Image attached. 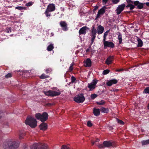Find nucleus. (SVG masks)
I'll use <instances>...</instances> for the list:
<instances>
[{
  "instance_id": "obj_22",
  "label": "nucleus",
  "mask_w": 149,
  "mask_h": 149,
  "mask_svg": "<svg viewBox=\"0 0 149 149\" xmlns=\"http://www.w3.org/2000/svg\"><path fill=\"white\" fill-rule=\"evenodd\" d=\"M118 39L119 40V44H121L122 43V35L120 33V32H118Z\"/></svg>"
},
{
  "instance_id": "obj_52",
  "label": "nucleus",
  "mask_w": 149,
  "mask_h": 149,
  "mask_svg": "<svg viewBox=\"0 0 149 149\" xmlns=\"http://www.w3.org/2000/svg\"><path fill=\"white\" fill-rule=\"evenodd\" d=\"M98 6H96L94 7V8L93 10V12H95L97 9H98Z\"/></svg>"
},
{
  "instance_id": "obj_21",
  "label": "nucleus",
  "mask_w": 149,
  "mask_h": 149,
  "mask_svg": "<svg viewBox=\"0 0 149 149\" xmlns=\"http://www.w3.org/2000/svg\"><path fill=\"white\" fill-rule=\"evenodd\" d=\"M100 109H99L94 108L93 109V113L96 116H98L100 114Z\"/></svg>"
},
{
  "instance_id": "obj_51",
  "label": "nucleus",
  "mask_w": 149,
  "mask_h": 149,
  "mask_svg": "<svg viewBox=\"0 0 149 149\" xmlns=\"http://www.w3.org/2000/svg\"><path fill=\"white\" fill-rule=\"evenodd\" d=\"M108 0H102V3L104 5L107 2Z\"/></svg>"
},
{
  "instance_id": "obj_60",
  "label": "nucleus",
  "mask_w": 149,
  "mask_h": 149,
  "mask_svg": "<svg viewBox=\"0 0 149 149\" xmlns=\"http://www.w3.org/2000/svg\"><path fill=\"white\" fill-rule=\"evenodd\" d=\"M148 109H149V103L148 104Z\"/></svg>"
},
{
  "instance_id": "obj_50",
  "label": "nucleus",
  "mask_w": 149,
  "mask_h": 149,
  "mask_svg": "<svg viewBox=\"0 0 149 149\" xmlns=\"http://www.w3.org/2000/svg\"><path fill=\"white\" fill-rule=\"evenodd\" d=\"M99 148H102L104 147V145L103 144H100L98 145Z\"/></svg>"
},
{
  "instance_id": "obj_10",
  "label": "nucleus",
  "mask_w": 149,
  "mask_h": 149,
  "mask_svg": "<svg viewBox=\"0 0 149 149\" xmlns=\"http://www.w3.org/2000/svg\"><path fill=\"white\" fill-rule=\"evenodd\" d=\"M134 4L136 6V9H141L143 8L144 5L145 4V3H142L138 1H134Z\"/></svg>"
},
{
  "instance_id": "obj_56",
  "label": "nucleus",
  "mask_w": 149,
  "mask_h": 149,
  "mask_svg": "<svg viewBox=\"0 0 149 149\" xmlns=\"http://www.w3.org/2000/svg\"><path fill=\"white\" fill-rule=\"evenodd\" d=\"M145 4H146V6H149V2H146V3H145Z\"/></svg>"
},
{
  "instance_id": "obj_16",
  "label": "nucleus",
  "mask_w": 149,
  "mask_h": 149,
  "mask_svg": "<svg viewBox=\"0 0 149 149\" xmlns=\"http://www.w3.org/2000/svg\"><path fill=\"white\" fill-rule=\"evenodd\" d=\"M91 36L92 38L91 39V45H92L94 41V40L96 38L97 31H91Z\"/></svg>"
},
{
  "instance_id": "obj_46",
  "label": "nucleus",
  "mask_w": 149,
  "mask_h": 149,
  "mask_svg": "<svg viewBox=\"0 0 149 149\" xmlns=\"http://www.w3.org/2000/svg\"><path fill=\"white\" fill-rule=\"evenodd\" d=\"M106 84L107 85L109 86H111V85H113V84L112 83V82L111 81V80L108 81L107 82Z\"/></svg>"
},
{
  "instance_id": "obj_4",
  "label": "nucleus",
  "mask_w": 149,
  "mask_h": 149,
  "mask_svg": "<svg viewBox=\"0 0 149 149\" xmlns=\"http://www.w3.org/2000/svg\"><path fill=\"white\" fill-rule=\"evenodd\" d=\"M74 100L76 102L81 103L83 102L85 100L84 95L82 93L76 95L74 98Z\"/></svg>"
},
{
  "instance_id": "obj_61",
  "label": "nucleus",
  "mask_w": 149,
  "mask_h": 149,
  "mask_svg": "<svg viewBox=\"0 0 149 149\" xmlns=\"http://www.w3.org/2000/svg\"><path fill=\"white\" fill-rule=\"evenodd\" d=\"M131 11H128V12H127L128 13H131Z\"/></svg>"
},
{
  "instance_id": "obj_18",
  "label": "nucleus",
  "mask_w": 149,
  "mask_h": 149,
  "mask_svg": "<svg viewBox=\"0 0 149 149\" xmlns=\"http://www.w3.org/2000/svg\"><path fill=\"white\" fill-rule=\"evenodd\" d=\"M40 130H45L47 128V124L44 122H42L39 126Z\"/></svg>"
},
{
  "instance_id": "obj_8",
  "label": "nucleus",
  "mask_w": 149,
  "mask_h": 149,
  "mask_svg": "<svg viewBox=\"0 0 149 149\" xmlns=\"http://www.w3.org/2000/svg\"><path fill=\"white\" fill-rule=\"evenodd\" d=\"M125 5V4H122L121 5H119L116 9V13L117 15L120 14L121 12L124 10Z\"/></svg>"
},
{
  "instance_id": "obj_41",
  "label": "nucleus",
  "mask_w": 149,
  "mask_h": 149,
  "mask_svg": "<svg viewBox=\"0 0 149 149\" xmlns=\"http://www.w3.org/2000/svg\"><path fill=\"white\" fill-rule=\"evenodd\" d=\"M111 81L113 84H116L118 82L117 80L116 79H111Z\"/></svg>"
},
{
  "instance_id": "obj_62",
  "label": "nucleus",
  "mask_w": 149,
  "mask_h": 149,
  "mask_svg": "<svg viewBox=\"0 0 149 149\" xmlns=\"http://www.w3.org/2000/svg\"><path fill=\"white\" fill-rule=\"evenodd\" d=\"M51 34H52V36H53V34H52V33H51Z\"/></svg>"
},
{
  "instance_id": "obj_31",
  "label": "nucleus",
  "mask_w": 149,
  "mask_h": 149,
  "mask_svg": "<svg viewBox=\"0 0 149 149\" xmlns=\"http://www.w3.org/2000/svg\"><path fill=\"white\" fill-rule=\"evenodd\" d=\"M49 77V76L44 74H42L40 77L41 79H44Z\"/></svg>"
},
{
  "instance_id": "obj_39",
  "label": "nucleus",
  "mask_w": 149,
  "mask_h": 149,
  "mask_svg": "<svg viewBox=\"0 0 149 149\" xmlns=\"http://www.w3.org/2000/svg\"><path fill=\"white\" fill-rule=\"evenodd\" d=\"M118 123L120 125H124V123L122 120H119L118 119H117Z\"/></svg>"
},
{
  "instance_id": "obj_35",
  "label": "nucleus",
  "mask_w": 149,
  "mask_h": 149,
  "mask_svg": "<svg viewBox=\"0 0 149 149\" xmlns=\"http://www.w3.org/2000/svg\"><path fill=\"white\" fill-rule=\"evenodd\" d=\"M110 72V70L108 69H106L104 70L103 72V75H106L108 74Z\"/></svg>"
},
{
  "instance_id": "obj_17",
  "label": "nucleus",
  "mask_w": 149,
  "mask_h": 149,
  "mask_svg": "<svg viewBox=\"0 0 149 149\" xmlns=\"http://www.w3.org/2000/svg\"><path fill=\"white\" fill-rule=\"evenodd\" d=\"M113 58L114 56H109L106 61V64L108 65L111 64L113 61Z\"/></svg>"
},
{
  "instance_id": "obj_12",
  "label": "nucleus",
  "mask_w": 149,
  "mask_h": 149,
  "mask_svg": "<svg viewBox=\"0 0 149 149\" xmlns=\"http://www.w3.org/2000/svg\"><path fill=\"white\" fill-rule=\"evenodd\" d=\"M103 41L104 47H109L113 48L114 47V44L112 42H109L106 40L105 41Z\"/></svg>"
},
{
  "instance_id": "obj_40",
  "label": "nucleus",
  "mask_w": 149,
  "mask_h": 149,
  "mask_svg": "<svg viewBox=\"0 0 149 149\" xmlns=\"http://www.w3.org/2000/svg\"><path fill=\"white\" fill-rule=\"evenodd\" d=\"M97 96V95L96 94H93L91 95V97L92 99H94Z\"/></svg>"
},
{
  "instance_id": "obj_58",
  "label": "nucleus",
  "mask_w": 149,
  "mask_h": 149,
  "mask_svg": "<svg viewBox=\"0 0 149 149\" xmlns=\"http://www.w3.org/2000/svg\"><path fill=\"white\" fill-rule=\"evenodd\" d=\"M91 143L92 144V145H93L95 144V142L94 141H91Z\"/></svg>"
},
{
  "instance_id": "obj_3",
  "label": "nucleus",
  "mask_w": 149,
  "mask_h": 149,
  "mask_svg": "<svg viewBox=\"0 0 149 149\" xmlns=\"http://www.w3.org/2000/svg\"><path fill=\"white\" fill-rule=\"evenodd\" d=\"M35 116L37 120H40L41 122H44L48 119V115L46 112H44L42 114L38 113L35 114Z\"/></svg>"
},
{
  "instance_id": "obj_29",
  "label": "nucleus",
  "mask_w": 149,
  "mask_h": 149,
  "mask_svg": "<svg viewBox=\"0 0 149 149\" xmlns=\"http://www.w3.org/2000/svg\"><path fill=\"white\" fill-rule=\"evenodd\" d=\"M141 142L142 145H147L149 144V139L142 141Z\"/></svg>"
},
{
  "instance_id": "obj_24",
  "label": "nucleus",
  "mask_w": 149,
  "mask_h": 149,
  "mask_svg": "<svg viewBox=\"0 0 149 149\" xmlns=\"http://www.w3.org/2000/svg\"><path fill=\"white\" fill-rule=\"evenodd\" d=\"M126 2L128 4L126 6V8H129L130 7L131 4H134V1H133L131 0H126Z\"/></svg>"
},
{
  "instance_id": "obj_19",
  "label": "nucleus",
  "mask_w": 149,
  "mask_h": 149,
  "mask_svg": "<svg viewBox=\"0 0 149 149\" xmlns=\"http://www.w3.org/2000/svg\"><path fill=\"white\" fill-rule=\"evenodd\" d=\"M85 66L86 67H91L92 65V62L91 59L89 58H87L86 61H84Z\"/></svg>"
},
{
  "instance_id": "obj_53",
  "label": "nucleus",
  "mask_w": 149,
  "mask_h": 149,
  "mask_svg": "<svg viewBox=\"0 0 149 149\" xmlns=\"http://www.w3.org/2000/svg\"><path fill=\"white\" fill-rule=\"evenodd\" d=\"M91 45H90V46L89 47V48H88V49H86V52H89L90 51V50H91V49H90V48H91Z\"/></svg>"
},
{
  "instance_id": "obj_7",
  "label": "nucleus",
  "mask_w": 149,
  "mask_h": 149,
  "mask_svg": "<svg viewBox=\"0 0 149 149\" xmlns=\"http://www.w3.org/2000/svg\"><path fill=\"white\" fill-rule=\"evenodd\" d=\"M98 80L96 79H93L92 81L88 84V87L89 88L90 91H92L96 87V84Z\"/></svg>"
},
{
  "instance_id": "obj_6",
  "label": "nucleus",
  "mask_w": 149,
  "mask_h": 149,
  "mask_svg": "<svg viewBox=\"0 0 149 149\" xmlns=\"http://www.w3.org/2000/svg\"><path fill=\"white\" fill-rule=\"evenodd\" d=\"M31 149H47L46 146L40 143H35L31 147Z\"/></svg>"
},
{
  "instance_id": "obj_42",
  "label": "nucleus",
  "mask_w": 149,
  "mask_h": 149,
  "mask_svg": "<svg viewBox=\"0 0 149 149\" xmlns=\"http://www.w3.org/2000/svg\"><path fill=\"white\" fill-rule=\"evenodd\" d=\"M71 82L72 83H73L74 82L76 81V78L74 76H72L71 77Z\"/></svg>"
},
{
  "instance_id": "obj_11",
  "label": "nucleus",
  "mask_w": 149,
  "mask_h": 149,
  "mask_svg": "<svg viewBox=\"0 0 149 149\" xmlns=\"http://www.w3.org/2000/svg\"><path fill=\"white\" fill-rule=\"evenodd\" d=\"M60 25L62 30L64 31H67L68 29L67 23L64 21H61L60 22Z\"/></svg>"
},
{
  "instance_id": "obj_59",
  "label": "nucleus",
  "mask_w": 149,
  "mask_h": 149,
  "mask_svg": "<svg viewBox=\"0 0 149 149\" xmlns=\"http://www.w3.org/2000/svg\"><path fill=\"white\" fill-rule=\"evenodd\" d=\"M64 15V14H61V16L60 17H62Z\"/></svg>"
},
{
  "instance_id": "obj_32",
  "label": "nucleus",
  "mask_w": 149,
  "mask_h": 149,
  "mask_svg": "<svg viewBox=\"0 0 149 149\" xmlns=\"http://www.w3.org/2000/svg\"><path fill=\"white\" fill-rule=\"evenodd\" d=\"M105 103V102L103 100H101L100 102H96V104L97 105H101L104 104Z\"/></svg>"
},
{
  "instance_id": "obj_57",
  "label": "nucleus",
  "mask_w": 149,
  "mask_h": 149,
  "mask_svg": "<svg viewBox=\"0 0 149 149\" xmlns=\"http://www.w3.org/2000/svg\"><path fill=\"white\" fill-rule=\"evenodd\" d=\"M99 141V139H96L95 141L94 142H95V143H96V142H98V141Z\"/></svg>"
},
{
  "instance_id": "obj_30",
  "label": "nucleus",
  "mask_w": 149,
  "mask_h": 149,
  "mask_svg": "<svg viewBox=\"0 0 149 149\" xmlns=\"http://www.w3.org/2000/svg\"><path fill=\"white\" fill-rule=\"evenodd\" d=\"M143 93L149 94V87H146L143 92Z\"/></svg>"
},
{
  "instance_id": "obj_5",
  "label": "nucleus",
  "mask_w": 149,
  "mask_h": 149,
  "mask_svg": "<svg viewBox=\"0 0 149 149\" xmlns=\"http://www.w3.org/2000/svg\"><path fill=\"white\" fill-rule=\"evenodd\" d=\"M44 92L46 95L52 97L58 96L61 94V92L60 91H55L52 90H49L47 91H44Z\"/></svg>"
},
{
  "instance_id": "obj_20",
  "label": "nucleus",
  "mask_w": 149,
  "mask_h": 149,
  "mask_svg": "<svg viewBox=\"0 0 149 149\" xmlns=\"http://www.w3.org/2000/svg\"><path fill=\"white\" fill-rule=\"evenodd\" d=\"M104 30V28L101 25H99L97 26V33L99 34H100L102 33Z\"/></svg>"
},
{
  "instance_id": "obj_55",
  "label": "nucleus",
  "mask_w": 149,
  "mask_h": 149,
  "mask_svg": "<svg viewBox=\"0 0 149 149\" xmlns=\"http://www.w3.org/2000/svg\"><path fill=\"white\" fill-rule=\"evenodd\" d=\"M123 69H118L116 70V71L117 72H120L121 71H123Z\"/></svg>"
},
{
  "instance_id": "obj_45",
  "label": "nucleus",
  "mask_w": 149,
  "mask_h": 149,
  "mask_svg": "<svg viewBox=\"0 0 149 149\" xmlns=\"http://www.w3.org/2000/svg\"><path fill=\"white\" fill-rule=\"evenodd\" d=\"M135 6H136L134 4H131L130 7V10H132L134 9L135 8Z\"/></svg>"
},
{
  "instance_id": "obj_36",
  "label": "nucleus",
  "mask_w": 149,
  "mask_h": 149,
  "mask_svg": "<svg viewBox=\"0 0 149 149\" xmlns=\"http://www.w3.org/2000/svg\"><path fill=\"white\" fill-rule=\"evenodd\" d=\"M25 135V134L24 133H20L19 135V139H22Z\"/></svg>"
},
{
  "instance_id": "obj_25",
  "label": "nucleus",
  "mask_w": 149,
  "mask_h": 149,
  "mask_svg": "<svg viewBox=\"0 0 149 149\" xmlns=\"http://www.w3.org/2000/svg\"><path fill=\"white\" fill-rule=\"evenodd\" d=\"M51 11H49V10L46 9L44 13V14H45L46 16L48 18H49L51 16V13H50Z\"/></svg>"
},
{
  "instance_id": "obj_48",
  "label": "nucleus",
  "mask_w": 149,
  "mask_h": 149,
  "mask_svg": "<svg viewBox=\"0 0 149 149\" xmlns=\"http://www.w3.org/2000/svg\"><path fill=\"white\" fill-rule=\"evenodd\" d=\"M52 69L50 68H49L47 69L46 70V73H49L52 71Z\"/></svg>"
},
{
  "instance_id": "obj_9",
  "label": "nucleus",
  "mask_w": 149,
  "mask_h": 149,
  "mask_svg": "<svg viewBox=\"0 0 149 149\" xmlns=\"http://www.w3.org/2000/svg\"><path fill=\"white\" fill-rule=\"evenodd\" d=\"M105 9L106 7H103L98 10L95 20L101 17L100 15H103L105 13Z\"/></svg>"
},
{
  "instance_id": "obj_54",
  "label": "nucleus",
  "mask_w": 149,
  "mask_h": 149,
  "mask_svg": "<svg viewBox=\"0 0 149 149\" xmlns=\"http://www.w3.org/2000/svg\"><path fill=\"white\" fill-rule=\"evenodd\" d=\"M91 31H97L96 29H95V27L94 25L92 26Z\"/></svg>"
},
{
  "instance_id": "obj_34",
  "label": "nucleus",
  "mask_w": 149,
  "mask_h": 149,
  "mask_svg": "<svg viewBox=\"0 0 149 149\" xmlns=\"http://www.w3.org/2000/svg\"><path fill=\"white\" fill-rule=\"evenodd\" d=\"M11 28L10 27H8L6 30V32L7 33H10L11 32Z\"/></svg>"
},
{
  "instance_id": "obj_49",
  "label": "nucleus",
  "mask_w": 149,
  "mask_h": 149,
  "mask_svg": "<svg viewBox=\"0 0 149 149\" xmlns=\"http://www.w3.org/2000/svg\"><path fill=\"white\" fill-rule=\"evenodd\" d=\"M61 149H70L66 145H63L62 146V147Z\"/></svg>"
},
{
  "instance_id": "obj_26",
  "label": "nucleus",
  "mask_w": 149,
  "mask_h": 149,
  "mask_svg": "<svg viewBox=\"0 0 149 149\" xmlns=\"http://www.w3.org/2000/svg\"><path fill=\"white\" fill-rule=\"evenodd\" d=\"M53 45L52 44H51L48 46L47 48V49L49 51H51L53 49Z\"/></svg>"
},
{
  "instance_id": "obj_38",
  "label": "nucleus",
  "mask_w": 149,
  "mask_h": 149,
  "mask_svg": "<svg viewBox=\"0 0 149 149\" xmlns=\"http://www.w3.org/2000/svg\"><path fill=\"white\" fill-rule=\"evenodd\" d=\"M33 3V2L32 1L29 2L27 3H26V6L27 7L30 6H32Z\"/></svg>"
},
{
  "instance_id": "obj_1",
  "label": "nucleus",
  "mask_w": 149,
  "mask_h": 149,
  "mask_svg": "<svg viewBox=\"0 0 149 149\" xmlns=\"http://www.w3.org/2000/svg\"><path fill=\"white\" fill-rule=\"evenodd\" d=\"M19 144L15 141L7 139L3 143V148L5 149H11L16 148L19 147Z\"/></svg>"
},
{
  "instance_id": "obj_13",
  "label": "nucleus",
  "mask_w": 149,
  "mask_h": 149,
  "mask_svg": "<svg viewBox=\"0 0 149 149\" xmlns=\"http://www.w3.org/2000/svg\"><path fill=\"white\" fill-rule=\"evenodd\" d=\"M103 144L104 145V147H109L111 146H115L114 143L109 141H104L103 142Z\"/></svg>"
},
{
  "instance_id": "obj_33",
  "label": "nucleus",
  "mask_w": 149,
  "mask_h": 149,
  "mask_svg": "<svg viewBox=\"0 0 149 149\" xmlns=\"http://www.w3.org/2000/svg\"><path fill=\"white\" fill-rule=\"evenodd\" d=\"M26 7L22 6H17L15 8V9H18L19 10H25L26 9Z\"/></svg>"
},
{
  "instance_id": "obj_2",
  "label": "nucleus",
  "mask_w": 149,
  "mask_h": 149,
  "mask_svg": "<svg viewBox=\"0 0 149 149\" xmlns=\"http://www.w3.org/2000/svg\"><path fill=\"white\" fill-rule=\"evenodd\" d=\"M26 124L29 125L32 128H35L37 126V121L36 120L31 117H28L25 121Z\"/></svg>"
},
{
  "instance_id": "obj_44",
  "label": "nucleus",
  "mask_w": 149,
  "mask_h": 149,
  "mask_svg": "<svg viewBox=\"0 0 149 149\" xmlns=\"http://www.w3.org/2000/svg\"><path fill=\"white\" fill-rule=\"evenodd\" d=\"M120 1V0H111V1L113 4H116L118 3Z\"/></svg>"
},
{
  "instance_id": "obj_15",
  "label": "nucleus",
  "mask_w": 149,
  "mask_h": 149,
  "mask_svg": "<svg viewBox=\"0 0 149 149\" xmlns=\"http://www.w3.org/2000/svg\"><path fill=\"white\" fill-rule=\"evenodd\" d=\"M88 29V28L86 26L82 27L79 31V35H85L86 33V30Z\"/></svg>"
},
{
  "instance_id": "obj_37",
  "label": "nucleus",
  "mask_w": 149,
  "mask_h": 149,
  "mask_svg": "<svg viewBox=\"0 0 149 149\" xmlns=\"http://www.w3.org/2000/svg\"><path fill=\"white\" fill-rule=\"evenodd\" d=\"M74 65V63H72L70 64V66L69 67V71H71L73 70V66Z\"/></svg>"
},
{
  "instance_id": "obj_27",
  "label": "nucleus",
  "mask_w": 149,
  "mask_h": 149,
  "mask_svg": "<svg viewBox=\"0 0 149 149\" xmlns=\"http://www.w3.org/2000/svg\"><path fill=\"white\" fill-rule=\"evenodd\" d=\"M109 32V30H107L105 32L104 34L103 41H105L106 40V37L108 35V33Z\"/></svg>"
},
{
  "instance_id": "obj_43",
  "label": "nucleus",
  "mask_w": 149,
  "mask_h": 149,
  "mask_svg": "<svg viewBox=\"0 0 149 149\" xmlns=\"http://www.w3.org/2000/svg\"><path fill=\"white\" fill-rule=\"evenodd\" d=\"M87 125L89 127H91L93 125V124L91 121L89 120L87 122Z\"/></svg>"
},
{
  "instance_id": "obj_47",
  "label": "nucleus",
  "mask_w": 149,
  "mask_h": 149,
  "mask_svg": "<svg viewBox=\"0 0 149 149\" xmlns=\"http://www.w3.org/2000/svg\"><path fill=\"white\" fill-rule=\"evenodd\" d=\"M12 76V74L11 73H8L5 75V77L8 78L11 77Z\"/></svg>"
},
{
  "instance_id": "obj_14",
  "label": "nucleus",
  "mask_w": 149,
  "mask_h": 149,
  "mask_svg": "<svg viewBox=\"0 0 149 149\" xmlns=\"http://www.w3.org/2000/svg\"><path fill=\"white\" fill-rule=\"evenodd\" d=\"M56 7L54 3H49L47 6L46 9L49 11L53 12L55 10Z\"/></svg>"
},
{
  "instance_id": "obj_28",
  "label": "nucleus",
  "mask_w": 149,
  "mask_h": 149,
  "mask_svg": "<svg viewBox=\"0 0 149 149\" xmlns=\"http://www.w3.org/2000/svg\"><path fill=\"white\" fill-rule=\"evenodd\" d=\"M138 47H141L143 45V42L142 40L138 38Z\"/></svg>"
},
{
  "instance_id": "obj_23",
  "label": "nucleus",
  "mask_w": 149,
  "mask_h": 149,
  "mask_svg": "<svg viewBox=\"0 0 149 149\" xmlns=\"http://www.w3.org/2000/svg\"><path fill=\"white\" fill-rule=\"evenodd\" d=\"M100 110L101 112L104 113H108L109 111L108 108H105L104 107H101L100 108Z\"/></svg>"
}]
</instances>
